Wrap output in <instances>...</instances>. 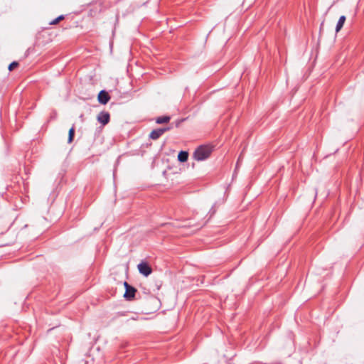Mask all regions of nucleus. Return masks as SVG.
I'll return each mask as SVG.
<instances>
[{
    "mask_svg": "<svg viewBox=\"0 0 364 364\" xmlns=\"http://www.w3.org/2000/svg\"><path fill=\"white\" fill-rule=\"evenodd\" d=\"M213 151V146L210 145H200L193 152V158L196 161L207 159Z\"/></svg>",
    "mask_w": 364,
    "mask_h": 364,
    "instance_id": "f257e3e1",
    "label": "nucleus"
},
{
    "mask_svg": "<svg viewBox=\"0 0 364 364\" xmlns=\"http://www.w3.org/2000/svg\"><path fill=\"white\" fill-rule=\"evenodd\" d=\"M124 286L125 288V292L124 294V297L127 301L132 300L134 298L135 294L136 292V288L129 285L127 282H124Z\"/></svg>",
    "mask_w": 364,
    "mask_h": 364,
    "instance_id": "f03ea898",
    "label": "nucleus"
},
{
    "mask_svg": "<svg viewBox=\"0 0 364 364\" xmlns=\"http://www.w3.org/2000/svg\"><path fill=\"white\" fill-rule=\"evenodd\" d=\"M137 267L139 273L145 277H148L152 272L151 267L146 262L142 261L138 264Z\"/></svg>",
    "mask_w": 364,
    "mask_h": 364,
    "instance_id": "7ed1b4c3",
    "label": "nucleus"
},
{
    "mask_svg": "<svg viewBox=\"0 0 364 364\" xmlns=\"http://www.w3.org/2000/svg\"><path fill=\"white\" fill-rule=\"evenodd\" d=\"M97 121L102 125H106L109 122L110 115L108 112L102 111L99 113L97 117Z\"/></svg>",
    "mask_w": 364,
    "mask_h": 364,
    "instance_id": "20e7f679",
    "label": "nucleus"
},
{
    "mask_svg": "<svg viewBox=\"0 0 364 364\" xmlns=\"http://www.w3.org/2000/svg\"><path fill=\"white\" fill-rule=\"evenodd\" d=\"M98 102L102 105H106L110 100L109 93L105 90H101L97 96Z\"/></svg>",
    "mask_w": 364,
    "mask_h": 364,
    "instance_id": "39448f33",
    "label": "nucleus"
},
{
    "mask_svg": "<svg viewBox=\"0 0 364 364\" xmlns=\"http://www.w3.org/2000/svg\"><path fill=\"white\" fill-rule=\"evenodd\" d=\"M163 134V131L160 128L154 129L149 134V137L151 139H158Z\"/></svg>",
    "mask_w": 364,
    "mask_h": 364,
    "instance_id": "423d86ee",
    "label": "nucleus"
},
{
    "mask_svg": "<svg viewBox=\"0 0 364 364\" xmlns=\"http://www.w3.org/2000/svg\"><path fill=\"white\" fill-rule=\"evenodd\" d=\"M346 16H341L338 22H337V24H336V32L338 33L340 31V30L343 28L344 23H345V21H346Z\"/></svg>",
    "mask_w": 364,
    "mask_h": 364,
    "instance_id": "0eeeda50",
    "label": "nucleus"
},
{
    "mask_svg": "<svg viewBox=\"0 0 364 364\" xmlns=\"http://www.w3.org/2000/svg\"><path fill=\"white\" fill-rule=\"evenodd\" d=\"M188 159V152L186 151H181L178 154V160L180 162H186Z\"/></svg>",
    "mask_w": 364,
    "mask_h": 364,
    "instance_id": "6e6552de",
    "label": "nucleus"
},
{
    "mask_svg": "<svg viewBox=\"0 0 364 364\" xmlns=\"http://www.w3.org/2000/svg\"><path fill=\"white\" fill-rule=\"evenodd\" d=\"M170 119L171 117L169 116H161L156 118V122L157 124H164L168 122Z\"/></svg>",
    "mask_w": 364,
    "mask_h": 364,
    "instance_id": "1a4fd4ad",
    "label": "nucleus"
},
{
    "mask_svg": "<svg viewBox=\"0 0 364 364\" xmlns=\"http://www.w3.org/2000/svg\"><path fill=\"white\" fill-rule=\"evenodd\" d=\"M74 136H75V128H74V127H72L69 129V132H68V143H71L73 141Z\"/></svg>",
    "mask_w": 364,
    "mask_h": 364,
    "instance_id": "9d476101",
    "label": "nucleus"
},
{
    "mask_svg": "<svg viewBox=\"0 0 364 364\" xmlns=\"http://www.w3.org/2000/svg\"><path fill=\"white\" fill-rule=\"evenodd\" d=\"M63 19H64V16L63 15H60L58 17H57L56 18H55L53 21H51L50 24L51 25L57 24L60 21H61Z\"/></svg>",
    "mask_w": 364,
    "mask_h": 364,
    "instance_id": "9b49d317",
    "label": "nucleus"
},
{
    "mask_svg": "<svg viewBox=\"0 0 364 364\" xmlns=\"http://www.w3.org/2000/svg\"><path fill=\"white\" fill-rule=\"evenodd\" d=\"M18 65V63L16 62V61H14L12 63H11L9 65V70L10 71L13 70L15 68H16L17 66Z\"/></svg>",
    "mask_w": 364,
    "mask_h": 364,
    "instance_id": "f8f14e48",
    "label": "nucleus"
},
{
    "mask_svg": "<svg viewBox=\"0 0 364 364\" xmlns=\"http://www.w3.org/2000/svg\"><path fill=\"white\" fill-rule=\"evenodd\" d=\"M161 130L163 131V134L167 132V131H169L171 129V127H164V128H160Z\"/></svg>",
    "mask_w": 364,
    "mask_h": 364,
    "instance_id": "ddd939ff",
    "label": "nucleus"
},
{
    "mask_svg": "<svg viewBox=\"0 0 364 364\" xmlns=\"http://www.w3.org/2000/svg\"><path fill=\"white\" fill-rule=\"evenodd\" d=\"M210 211H213L212 212V214H213L215 212V210H213V207L211 208Z\"/></svg>",
    "mask_w": 364,
    "mask_h": 364,
    "instance_id": "4468645a",
    "label": "nucleus"
},
{
    "mask_svg": "<svg viewBox=\"0 0 364 364\" xmlns=\"http://www.w3.org/2000/svg\"><path fill=\"white\" fill-rule=\"evenodd\" d=\"M316 195H317V191L315 190V197L316 196Z\"/></svg>",
    "mask_w": 364,
    "mask_h": 364,
    "instance_id": "2eb2a0df",
    "label": "nucleus"
}]
</instances>
